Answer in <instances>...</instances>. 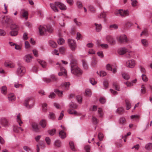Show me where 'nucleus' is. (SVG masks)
Here are the masks:
<instances>
[{
	"label": "nucleus",
	"mask_w": 152,
	"mask_h": 152,
	"mask_svg": "<svg viewBox=\"0 0 152 152\" xmlns=\"http://www.w3.org/2000/svg\"><path fill=\"white\" fill-rule=\"evenodd\" d=\"M77 61L73 59L71 61L70 63L71 70V72L77 76H79L82 74V71L78 67L77 65Z\"/></svg>",
	"instance_id": "1"
},
{
	"label": "nucleus",
	"mask_w": 152,
	"mask_h": 152,
	"mask_svg": "<svg viewBox=\"0 0 152 152\" xmlns=\"http://www.w3.org/2000/svg\"><path fill=\"white\" fill-rule=\"evenodd\" d=\"M40 35H44L47 31L49 33H51L53 29L52 27L50 26H40L39 27Z\"/></svg>",
	"instance_id": "2"
},
{
	"label": "nucleus",
	"mask_w": 152,
	"mask_h": 152,
	"mask_svg": "<svg viewBox=\"0 0 152 152\" xmlns=\"http://www.w3.org/2000/svg\"><path fill=\"white\" fill-rule=\"evenodd\" d=\"M26 72V69L24 67L21 65H19L16 71V74L19 76H22Z\"/></svg>",
	"instance_id": "3"
},
{
	"label": "nucleus",
	"mask_w": 152,
	"mask_h": 152,
	"mask_svg": "<svg viewBox=\"0 0 152 152\" xmlns=\"http://www.w3.org/2000/svg\"><path fill=\"white\" fill-rule=\"evenodd\" d=\"M116 14L119 15L121 17H122L128 16L129 12L128 10H119L116 12Z\"/></svg>",
	"instance_id": "4"
},
{
	"label": "nucleus",
	"mask_w": 152,
	"mask_h": 152,
	"mask_svg": "<svg viewBox=\"0 0 152 152\" xmlns=\"http://www.w3.org/2000/svg\"><path fill=\"white\" fill-rule=\"evenodd\" d=\"M68 43L72 50L74 51L76 47V43L75 41L72 39H69L68 40Z\"/></svg>",
	"instance_id": "5"
},
{
	"label": "nucleus",
	"mask_w": 152,
	"mask_h": 152,
	"mask_svg": "<svg viewBox=\"0 0 152 152\" xmlns=\"http://www.w3.org/2000/svg\"><path fill=\"white\" fill-rule=\"evenodd\" d=\"M117 41L120 43H126L128 41V39L126 35L123 34L120 35L117 38Z\"/></svg>",
	"instance_id": "6"
},
{
	"label": "nucleus",
	"mask_w": 152,
	"mask_h": 152,
	"mask_svg": "<svg viewBox=\"0 0 152 152\" xmlns=\"http://www.w3.org/2000/svg\"><path fill=\"white\" fill-rule=\"evenodd\" d=\"M31 101V99L30 98H27L25 100L24 102V105L27 108L30 109L33 107V104H29V102Z\"/></svg>",
	"instance_id": "7"
},
{
	"label": "nucleus",
	"mask_w": 152,
	"mask_h": 152,
	"mask_svg": "<svg viewBox=\"0 0 152 152\" xmlns=\"http://www.w3.org/2000/svg\"><path fill=\"white\" fill-rule=\"evenodd\" d=\"M106 68L108 70L113 71V72L115 73L117 71V68L115 65H111L110 64H108L106 66Z\"/></svg>",
	"instance_id": "8"
},
{
	"label": "nucleus",
	"mask_w": 152,
	"mask_h": 152,
	"mask_svg": "<svg viewBox=\"0 0 152 152\" xmlns=\"http://www.w3.org/2000/svg\"><path fill=\"white\" fill-rule=\"evenodd\" d=\"M126 66L129 68H134L135 64V61L134 60H131L128 61L126 63Z\"/></svg>",
	"instance_id": "9"
},
{
	"label": "nucleus",
	"mask_w": 152,
	"mask_h": 152,
	"mask_svg": "<svg viewBox=\"0 0 152 152\" xmlns=\"http://www.w3.org/2000/svg\"><path fill=\"white\" fill-rule=\"evenodd\" d=\"M1 124L5 127H8L10 124L7 119L5 118H2L1 119Z\"/></svg>",
	"instance_id": "10"
},
{
	"label": "nucleus",
	"mask_w": 152,
	"mask_h": 152,
	"mask_svg": "<svg viewBox=\"0 0 152 152\" xmlns=\"http://www.w3.org/2000/svg\"><path fill=\"white\" fill-rule=\"evenodd\" d=\"M56 3H58V2H55L53 3L50 4V6L51 8L55 12H57L58 11V10L57 7L58 5L56 4Z\"/></svg>",
	"instance_id": "11"
},
{
	"label": "nucleus",
	"mask_w": 152,
	"mask_h": 152,
	"mask_svg": "<svg viewBox=\"0 0 152 152\" xmlns=\"http://www.w3.org/2000/svg\"><path fill=\"white\" fill-rule=\"evenodd\" d=\"M106 40L111 44L114 45L115 43V40L110 36H107L106 37Z\"/></svg>",
	"instance_id": "12"
},
{
	"label": "nucleus",
	"mask_w": 152,
	"mask_h": 152,
	"mask_svg": "<svg viewBox=\"0 0 152 152\" xmlns=\"http://www.w3.org/2000/svg\"><path fill=\"white\" fill-rule=\"evenodd\" d=\"M60 70L61 72L58 73V75L60 76L64 75L66 77L67 76V72L65 69L64 67H61L60 68Z\"/></svg>",
	"instance_id": "13"
},
{
	"label": "nucleus",
	"mask_w": 152,
	"mask_h": 152,
	"mask_svg": "<svg viewBox=\"0 0 152 152\" xmlns=\"http://www.w3.org/2000/svg\"><path fill=\"white\" fill-rule=\"evenodd\" d=\"M31 126L34 131L37 132H39V129L37 124L34 122L32 123L31 124Z\"/></svg>",
	"instance_id": "14"
},
{
	"label": "nucleus",
	"mask_w": 152,
	"mask_h": 152,
	"mask_svg": "<svg viewBox=\"0 0 152 152\" xmlns=\"http://www.w3.org/2000/svg\"><path fill=\"white\" fill-rule=\"evenodd\" d=\"M33 58V56L30 54L26 55L24 57L25 61L28 63L30 62L31 60V59Z\"/></svg>",
	"instance_id": "15"
},
{
	"label": "nucleus",
	"mask_w": 152,
	"mask_h": 152,
	"mask_svg": "<svg viewBox=\"0 0 152 152\" xmlns=\"http://www.w3.org/2000/svg\"><path fill=\"white\" fill-rule=\"evenodd\" d=\"M127 51V49L125 48H122L118 49V52L120 55H123Z\"/></svg>",
	"instance_id": "16"
},
{
	"label": "nucleus",
	"mask_w": 152,
	"mask_h": 152,
	"mask_svg": "<svg viewBox=\"0 0 152 152\" xmlns=\"http://www.w3.org/2000/svg\"><path fill=\"white\" fill-rule=\"evenodd\" d=\"M4 65L6 67L12 68L14 67L15 64L11 62H5L4 63Z\"/></svg>",
	"instance_id": "17"
},
{
	"label": "nucleus",
	"mask_w": 152,
	"mask_h": 152,
	"mask_svg": "<svg viewBox=\"0 0 152 152\" xmlns=\"http://www.w3.org/2000/svg\"><path fill=\"white\" fill-rule=\"evenodd\" d=\"M56 4L58 5L60 9L61 10H65L66 9V7L65 5L64 4L58 2V3H56Z\"/></svg>",
	"instance_id": "18"
},
{
	"label": "nucleus",
	"mask_w": 152,
	"mask_h": 152,
	"mask_svg": "<svg viewBox=\"0 0 152 152\" xmlns=\"http://www.w3.org/2000/svg\"><path fill=\"white\" fill-rule=\"evenodd\" d=\"M70 84L69 82H65L61 84V87L63 88L65 90H68Z\"/></svg>",
	"instance_id": "19"
},
{
	"label": "nucleus",
	"mask_w": 152,
	"mask_h": 152,
	"mask_svg": "<svg viewBox=\"0 0 152 152\" xmlns=\"http://www.w3.org/2000/svg\"><path fill=\"white\" fill-rule=\"evenodd\" d=\"M21 13L22 14V16L25 18L27 20L28 18V12L26 11L24 9H22L21 10Z\"/></svg>",
	"instance_id": "20"
},
{
	"label": "nucleus",
	"mask_w": 152,
	"mask_h": 152,
	"mask_svg": "<svg viewBox=\"0 0 152 152\" xmlns=\"http://www.w3.org/2000/svg\"><path fill=\"white\" fill-rule=\"evenodd\" d=\"M38 62L42 66V68H46L47 66V63L45 61L41 60H39L38 61Z\"/></svg>",
	"instance_id": "21"
},
{
	"label": "nucleus",
	"mask_w": 152,
	"mask_h": 152,
	"mask_svg": "<svg viewBox=\"0 0 152 152\" xmlns=\"http://www.w3.org/2000/svg\"><path fill=\"white\" fill-rule=\"evenodd\" d=\"M49 45L50 46L53 48H56L57 45L55 42L52 40H50L49 42Z\"/></svg>",
	"instance_id": "22"
},
{
	"label": "nucleus",
	"mask_w": 152,
	"mask_h": 152,
	"mask_svg": "<svg viewBox=\"0 0 152 152\" xmlns=\"http://www.w3.org/2000/svg\"><path fill=\"white\" fill-rule=\"evenodd\" d=\"M46 121L45 120H42L39 122L40 125L43 128H45L46 126Z\"/></svg>",
	"instance_id": "23"
},
{
	"label": "nucleus",
	"mask_w": 152,
	"mask_h": 152,
	"mask_svg": "<svg viewBox=\"0 0 152 152\" xmlns=\"http://www.w3.org/2000/svg\"><path fill=\"white\" fill-rule=\"evenodd\" d=\"M113 87L117 91H120V86L116 82H114L113 83Z\"/></svg>",
	"instance_id": "24"
},
{
	"label": "nucleus",
	"mask_w": 152,
	"mask_h": 152,
	"mask_svg": "<svg viewBox=\"0 0 152 152\" xmlns=\"http://www.w3.org/2000/svg\"><path fill=\"white\" fill-rule=\"evenodd\" d=\"M68 112L70 114H74L76 115H78V113L76 111H75V110L72 109H70L68 110Z\"/></svg>",
	"instance_id": "25"
},
{
	"label": "nucleus",
	"mask_w": 152,
	"mask_h": 152,
	"mask_svg": "<svg viewBox=\"0 0 152 152\" xmlns=\"http://www.w3.org/2000/svg\"><path fill=\"white\" fill-rule=\"evenodd\" d=\"M18 34V32L17 30H11L10 32V34L12 36H15Z\"/></svg>",
	"instance_id": "26"
},
{
	"label": "nucleus",
	"mask_w": 152,
	"mask_h": 152,
	"mask_svg": "<svg viewBox=\"0 0 152 152\" xmlns=\"http://www.w3.org/2000/svg\"><path fill=\"white\" fill-rule=\"evenodd\" d=\"M59 135L61 138L64 139L66 137V134L63 130H61L59 132Z\"/></svg>",
	"instance_id": "27"
},
{
	"label": "nucleus",
	"mask_w": 152,
	"mask_h": 152,
	"mask_svg": "<svg viewBox=\"0 0 152 152\" xmlns=\"http://www.w3.org/2000/svg\"><path fill=\"white\" fill-rule=\"evenodd\" d=\"M96 26V30L97 32L100 31L102 29V27L101 24L99 25L97 24L96 23L95 24Z\"/></svg>",
	"instance_id": "28"
},
{
	"label": "nucleus",
	"mask_w": 152,
	"mask_h": 152,
	"mask_svg": "<svg viewBox=\"0 0 152 152\" xmlns=\"http://www.w3.org/2000/svg\"><path fill=\"white\" fill-rule=\"evenodd\" d=\"M54 92L57 94L60 97H61L63 95V91H60L57 89H55L54 91Z\"/></svg>",
	"instance_id": "29"
},
{
	"label": "nucleus",
	"mask_w": 152,
	"mask_h": 152,
	"mask_svg": "<svg viewBox=\"0 0 152 152\" xmlns=\"http://www.w3.org/2000/svg\"><path fill=\"white\" fill-rule=\"evenodd\" d=\"M125 102L126 104V109L127 110H129L131 107V104L128 100H126Z\"/></svg>",
	"instance_id": "30"
},
{
	"label": "nucleus",
	"mask_w": 152,
	"mask_h": 152,
	"mask_svg": "<svg viewBox=\"0 0 152 152\" xmlns=\"http://www.w3.org/2000/svg\"><path fill=\"white\" fill-rule=\"evenodd\" d=\"M106 17V14L104 12H102L101 13L100 15L98 16V17L99 18H103L104 19V21H106V20L105 18Z\"/></svg>",
	"instance_id": "31"
},
{
	"label": "nucleus",
	"mask_w": 152,
	"mask_h": 152,
	"mask_svg": "<svg viewBox=\"0 0 152 152\" xmlns=\"http://www.w3.org/2000/svg\"><path fill=\"white\" fill-rule=\"evenodd\" d=\"M152 147V143H149L147 144L145 146V148L147 150H150Z\"/></svg>",
	"instance_id": "32"
},
{
	"label": "nucleus",
	"mask_w": 152,
	"mask_h": 152,
	"mask_svg": "<svg viewBox=\"0 0 152 152\" xmlns=\"http://www.w3.org/2000/svg\"><path fill=\"white\" fill-rule=\"evenodd\" d=\"M117 112L119 114H121L124 112V110L123 107H120L117 110Z\"/></svg>",
	"instance_id": "33"
},
{
	"label": "nucleus",
	"mask_w": 152,
	"mask_h": 152,
	"mask_svg": "<svg viewBox=\"0 0 152 152\" xmlns=\"http://www.w3.org/2000/svg\"><path fill=\"white\" fill-rule=\"evenodd\" d=\"M69 145L70 147L71 148V149L73 151H75V146L74 145V144L73 142L72 141H70L69 142Z\"/></svg>",
	"instance_id": "34"
},
{
	"label": "nucleus",
	"mask_w": 152,
	"mask_h": 152,
	"mask_svg": "<svg viewBox=\"0 0 152 152\" xmlns=\"http://www.w3.org/2000/svg\"><path fill=\"white\" fill-rule=\"evenodd\" d=\"M50 77L51 79V81L52 82H56L57 80V78L54 75H51Z\"/></svg>",
	"instance_id": "35"
},
{
	"label": "nucleus",
	"mask_w": 152,
	"mask_h": 152,
	"mask_svg": "<svg viewBox=\"0 0 152 152\" xmlns=\"http://www.w3.org/2000/svg\"><path fill=\"white\" fill-rule=\"evenodd\" d=\"M8 98L9 100L11 101H14L15 99L14 95L12 94L9 95Z\"/></svg>",
	"instance_id": "36"
},
{
	"label": "nucleus",
	"mask_w": 152,
	"mask_h": 152,
	"mask_svg": "<svg viewBox=\"0 0 152 152\" xmlns=\"http://www.w3.org/2000/svg\"><path fill=\"white\" fill-rule=\"evenodd\" d=\"M14 86L16 88H22L23 86V85L21 84H19L18 83H15L14 84Z\"/></svg>",
	"instance_id": "37"
},
{
	"label": "nucleus",
	"mask_w": 152,
	"mask_h": 152,
	"mask_svg": "<svg viewBox=\"0 0 152 152\" xmlns=\"http://www.w3.org/2000/svg\"><path fill=\"white\" fill-rule=\"evenodd\" d=\"M85 93L87 96H90L91 94V90L89 89H88L86 90Z\"/></svg>",
	"instance_id": "38"
},
{
	"label": "nucleus",
	"mask_w": 152,
	"mask_h": 152,
	"mask_svg": "<svg viewBox=\"0 0 152 152\" xmlns=\"http://www.w3.org/2000/svg\"><path fill=\"white\" fill-rule=\"evenodd\" d=\"M56 132V130L55 129H53L48 131V132L51 135H54Z\"/></svg>",
	"instance_id": "39"
},
{
	"label": "nucleus",
	"mask_w": 152,
	"mask_h": 152,
	"mask_svg": "<svg viewBox=\"0 0 152 152\" xmlns=\"http://www.w3.org/2000/svg\"><path fill=\"white\" fill-rule=\"evenodd\" d=\"M57 42L59 45H62L64 43V40L63 39L59 38Z\"/></svg>",
	"instance_id": "40"
},
{
	"label": "nucleus",
	"mask_w": 152,
	"mask_h": 152,
	"mask_svg": "<svg viewBox=\"0 0 152 152\" xmlns=\"http://www.w3.org/2000/svg\"><path fill=\"white\" fill-rule=\"evenodd\" d=\"M76 5L77 7L80 9L82 8L83 7L82 3L79 1L77 2Z\"/></svg>",
	"instance_id": "41"
},
{
	"label": "nucleus",
	"mask_w": 152,
	"mask_h": 152,
	"mask_svg": "<svg viewBox=\"0 0 152 152\" xmlns=\"http://www.w3.org/2000/svg\"><path fill=\"white\" fill-rule=\"evenodd\" d=\"M17 121L20 126H21V124L23 123L22 121L21 120V119L20 118V114H18L17 115Z\"/></svg>",
	"instance_id": "42"
},
{
	"label": "nucleus",
	"mask_w": 152,
	"mask_h": 152,
	"mask_svg": "<svg viewBox=\"0 0 152 152\" xmlns=\"http://www.w3.org/2000/svg\"><path fill=\"white\" fill-rule=\"evenodd\" d=\"M123 77L125 79L127 80L129 78V75L126 73H124L122 74Z\"/></svg>",
	"instance_id": "43"
},
{
	"label": "nucleus",
	"mask_w": 152,
	"mask_h": 152,
	"mask_svg": "<svg viewBox=\"0 0 152 152\" xmlns=\"http://www.w3.org/2000/svg\"><path fill=\"white\" fill-rule=\"evenodd\" d=\"M49 118L52 119H55V115L54 113L51 112L49 113Z\"/></svg>",
	"instance_id": "44"
},
{
	"label": "nucleus",
	"mask_w": 152,
	"mask_h": 152,
	"mask_svg": "<svg viewBox=\"0 0 152 152\" xmlns=\"http://www.w3.org/2000/svg\"><path fill=\"white\" fill-rule=\"evenodd\" d=\"M141 42L142 44L145 46L146 47L148 45V41L145 39H142Z\"/></svg>",
	"instance_id": "45"
},
{
	"label": "nucleus",
	"mask_w": 152,
	"mask_h": 152,
	"mask_svg": "<svg viewBox=\"0 0 152 152\" xmlns=\"http://www.w3.org/2000/svg\"><path fill=\"white\" fill-rule=\"evenodd\" d=\"M83 65L84 69H86L88 68V66L86 62L84 60H82Z\"/></svg>",
	"instance_id": "46"
},
{
	"label": "nucleus",
	"mask_w": 152,
	"mask_h": 152,
	"mask_svg": "<svg viewBox=\"0 0 152 152\" xmlns=\"http://www.w3.org/2000/svg\"><path fill=\"white\" fill-rule=\"evenodd\" d=\"M17 26L14 24H12L10 26L11 30H17Z\"/></svg>",
	"instance_id": "47"
},
{
	"label": "nucleus",
	"mask_w": 152,
	"mask_h": 152,
	"mask_svg": "<svg viewBox=\"0 0 152 152\" xmlns=\"http://www.w3.org/2000/svg\"><path fill=\"white\" fill-rule=\"evenodd\" d=\"M69 106L70 107L74 109H76L77 107V105L72 102L70 104Z\"/></svg>",
	"instance_id": "48"
},
{
	"label": "nucleus",
	"mask_w": 152,
	"mask_h": 152,
	"mask_svg": "<svg viewBox=\"0 0 152 152\" xmlns=\"http://www.w3.org/2000/svg\"><path fill=\"white\" fill-rule=\"evenodd\" d=\"M88 10L92 12H94L95 11V10L94 7L90 5L88 7Z\"/></svg>",
	"instance_id": "49"
},
{
	"label": "nucleus",
	"mask_w": 152,
	"mask_h": 152,
	"mask_svg": "<svg viewBox=\"0 0 152 152\" xmlns=\"http://www.w3.org/2000/svg\"><path fill=\"white\" fill-rule=\"evenodd\" d=\"M1 92L5 94L7 92V88L5 86H3L1 88Z\"/></svg>",
	"instance_id": "50"
},
{
	"label": "nucleus",
	"mask_w": 152,
	"mask_h": 152,
	"mask_svg": "<svg viewBox=\"0 0 152 152\" xmlns=\"http://www.w3.org/2000/svg\"><path fill=\"white\" fill-rule=\"evenodd\" d=\"M47 104L46 103H44L42 104V110L44 111L45 112L47 110Z\"/></svg>",
	"instance_id": "51"
},
{
	"label": "nucleus",
	"mask_w": 152,
	"mask_h": 152,
	"mask_svg": "<svg viewBox=\"0 0 152 152\" xmlns=\"http://www.w3.org/2000/svg\"><path fill=\"white\" fill-rule=\"evenodd\" d=\"M92 121L93 123L95 124H97L99 122V120L94 117H93Z\"/></svg>",
	"instance_id": "52"
},
{
	"label": "nucleus",
	"mask_w": 152,
	"mask_h": 152,
	"mask_svg": "<svg viewBox=\"0 0 152 152\" xmlns=\"http://www.w3.org/2000/svg\"><path fill=\"white\" fill-rule=\"evenodd\" d=\"M65 50V48L63 47H60L59 49L60 52L62 54H63L64 53Z\"/></svg>",
	"instance_id": "53"
},
{
	"label": "nucleus",
	"mask_w": 152,
	"mask_h": 152,
	"mask_svg": "<svg viewBox=\"0 0 152 152\" xmlns=\"http://www.w3.org/2000/svg\"><path fill=\"white\" fill-rule=\"evenodd\" d=\"M76 99L77 101L79 103H81L82 101V98L80 96H77L76 97Z\"/></svg>",
	"instance_id": "54"
},
{
	"label": "nucleus",
	"mask_w": 152,
	"mask_h": 152,
	"mask_svg": "<svg viewBox=\"0 0 152 152\" xmlns=\"http://www.w3.org/2000/svg\"><path fill=\"white\" fill-rule=\"evenodd\" d=\"M89 80L90 82L93 85L96 84L97 83L95 81V80L94 78H90Z\"/></svg>",
	"instance_id": "55"
},
{
	"label": "nucleus",
	"mask_w": 152,
	"mask_h": 152,
	"mask_svg": "<svg viewBox=\"0 0 152 152\" xmlns=\"http://www.w3.org/2000/svg\"><path fill=\"white\" fill-rule=\"evenodd\" d=\"M61 142L58 140H56L55 142V146L59 147L61 146Z\"/></svg>",
	"instance_id": "56"
},
{
	"label": "nucleus",
	"mask_w": 152,
	"mask_h": 152,
	"mask_svg": "<svg viewBox=\"0 0 152 152\" xmlns=\"http://www.w3.org/2000/svg\"><path fill=\"white\" fill-rule=\"evenodd\" d=\"M141 93L142 94H144L146 92V89L145 86L144 85H142L141 86Z\"/></svg>",
	"instance_id": "57"
},
{
	"label": "nucleus",
	"mask_w": 152,
	"mask_h": 152,
	"mask_svg": "<svg viewBox=\"0 0 152 152\" xmlns=\"http://www.w3.org/2000/svg\"><path fill=\"white\" fill-rule=\"evenodd\" d=\"M101 47L104 49H107L108 48V45L107 44H102L100 45Z\"/></svg>",
	"instance_id": "58"
},
{
	"label": "nucleus",
	"mask_w": 152,
	"mask_h": 152,
	"mask_svg": "<svg viewBox=\"0 0 152 152\" xmlns=\"http://www.w3.org/2000/svg\"><path fill=\"white\" fill-rule=\"evenodd\" d=\"M98 114L100 115V117H102L103 115V113L102 111V109L100 108H99L98 109Z\"/></svg>",
	"instance_id": "59"
},
{
	"label": "nucleus",
	"mask_w": 152,
	"mask_h": 152,
	"mask_svg": "<svg viewBox=\"0 0 152 152\" xmlns=\"http://www.w3.org/2000/svg\"><path fill=\"white\" fill-rule=\"evenodd\" d=\"M126 121L125 119L123 117L120 118L119 120V122L121 124H124Z\"/></svg>",
	"instance_id": "60"
},
{
	"label": "nucleus",
	"mask_w": 152,
	"mask_h": 152,
	"mask_svg": "<svg viewBox=\"0 0 152 152\" xmlns=\"http://www.w3.org/2000/svg\"><path fill=\"white\" fill-rule=\"evenodd\" d=\"M142 79L143 81L145 82H147L148 81V79L147 77H146V75L144 74H142Z\"/></svg>",
	"instance_id": "61"
},
{
	"label": "nucleus",
	"mask_w": 152,
	"mask_h": 152,
	"mask_svg": "<svg viewBox=\"0 0 152 152\" xmlns=\"http://www.w3.org/2000/svg\"><path fill=\"white\" fill-rule=\"evenodd\" d=\"M6 34V32L3 30L0 29V35L1 36H4Z\"/></svg>",
	"instance_id": "62"
},
{
	"label": "nucleus",
	"mask_w": 152,
	"mask_h": 152,
	"mask_svg": "<svg viewBox=\"0 0 152 152\" xmlns=\"http://www.w3.org/2000/svg\"><path fill=\"white\" fill-rule=\"evenodd\" d=\"M56 96L55 94L53 92H51L50 95L48 97L49 98L53 99L55 98Z\"/></svg>",
	"instance_id": "63"
},
{
	"label": "nucleus",
	"mask_w": 152,
	"mask_h": 152,
	"mask_svg": "<svg viewBox=\"0 0 152 152\" xmlns=\"http://www.w3.org/2000/svg\"><path fill=\"white\" fill-rule=\"evenodd\" d=\"M85 149L87 152H90V147L89 145H87L84 147Z\"/></svg>",
	"instance_id": "64"
}]
</instances>
